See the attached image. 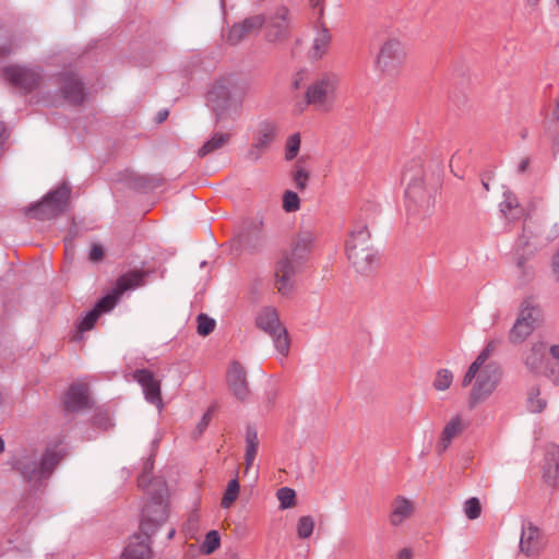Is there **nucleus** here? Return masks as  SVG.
Instances as JSON below:
<instances>
[{
    "label": "nucleus",
    "instance_id": "f3484780",
    "mask_svg": "<svg viewBox=\"0 0 559 559\" xmlns=\"http://www.w3.org/2000/svg\"><path fill=\"white\" fill-rule=\"evenodd\" d=\"M265 24V16L257 14L246 17L239 23H235L225 36L226 43L236 46L250 35L257 34Z\"/></svg>",
    "mask_w": 559,
    "mask_h": 559
},
{
    "label": "nucleus",
    "instance_id": "c85d7f7f",
    "mask_svg": "<svg viewBox=\"0 0 559 559\" xmlns=\"http://www.w3.org/2000/svg\"><path fill=\"white\" fill-rule=\"evenodd\" d=\"M316 35L313 38L312 47L310 50L311 58L321 59L329 50L332 41V35L325 24H321V27H314Z\"/></svg>",
    "mask_w": 559,
    "mask_h": 559
},
{
    "label": "nucleus",
    "instance_id": "603ef678",
    "mask_svg": "<svg viewBox=\"0 0 559 559\" xmlns=\"http://www.w3.org/2000/svg\"><path fill=\"white\" fill-rule=\"evenodd\" d=\"M104 258V249L100 245H93L90 252V260L98 262Z\"/></svg>",
    "mask_w": 559,
    "mask_h": 559
},
{
    "label": "nucleus",
    "instance_id": "6e6d98bb",
    "mask_svg": "<svg viewBox=\"0 0 559 559\" xmlns=\"http://www.w3.org/2000/svg\"><path fill=\"white\" fill-rule=\"evenodd\" d=\"M313 11H314V16H316V21H314L313 27H321V24H325V22H324V7H320V8L313 9Z\"/></svg>",
    "mask_w": 559,
    "mask_h": 559
},
{
    "label": "nucleus",
    "instance_id": "393cba45",
    "mask_svg": "<svg viewBox=\"0 0 559 559\" xmlns=\"http://www.w3.org/2000/svg\"><path fill=\"white\" fill-rule=\"evenodd\" d=\"M415 511L412 500L404 496H396L391 503L389 521L392 526H400L405 520L411 518Z\"/></svg>",
    "mask_w": 559,
    "mask_h": 559
},
{
    "label": "nucleus",
    "instance_id": "864d4df0",
    "mask_svg": "<svg viewBox=\"0 0 559 559\" xmlns=\"http://www.w3.org/2000/svg\"><path fill=\"white\" fill-rule=\"evenodd\" d=\"M13 51V41L11 38L0 40V58L10 55Z\"/></svg>",
    "mask_w": 559,
    "mask_h": 559
},
{
    "label": "nucleus",
    "instance_id": "052dcab7",
    "mask_svg": "<svg viewBox=\"0 0 559 559\" xmlns=\"http://www.w3.org/2000/svg\"><path fill=\"white\" fill-rule=\"evenodd\" d=\"M168 117V111L167 110H160L157 116H156V120L157 122H163L164 120H166Z\"/></svg>",
    "mask_w": 559,
    "mask_h": 559
},
{
    "label": "nucleus",
    "instance_id": "0e129e2a",
    "mask_svg": "<svg viewBox=\"0 0 559 559\" xmlns=\"http://www.w3.org/2000/svg\"><path fill=\"white\" fill-rule=\"evenodd\" d=\"M324 0H310V5L312 9H317L323 5Z\"/></svg>",
    "mask_w": 559,
    "mask_h": 559
},
{
    "label": "nucleus",
    "instance_id": "49530a36",
    "mask_svg": "<svg viewBox=\"0 0 559 559\" xmlns=\"http://www.w3.org/2000/svg\"><path fill=\"white\" fill-rule=\"evenodd\" d=\"M296 188L299 190H304L307 187L309 173L304 168L297 166L293 176Z\"/></svg>",
    "mask_w": 559,
    "mask_h": 559
},
{
    "label": "nucleus",
    "instance_id": "f03ea898",
    "mask_svg": "<svg viewBox=\"0 0 559 559\" xmlns=\"http://www.w3.org/2000/svg\"><path fill=\"white\" fill-rule=\"evenodd\" d=\"M341 84V76L334 71H323L308 85L305 98L308 105L321 112L333 109L336 93Z\"/></svg>",
    "mask_w": 559,
    "mask_h": 559
},
{
    "label": "nucleus",
    "instance_id": "423d86ee",
    "mask_svg": "<svg viewBox=\"0 0 559 559\" xmlns=\"http://www.w3.org/2000/svg\"><path fill=\"white\" fill-rule=\"evenodd\" d=\"M502 371L499 364L490 361L479 367L474 384L469 393L468 405L471 408L486 401L498 386Z\"/></svg>",
    "mask_w": 559,
    "mask_h": 559
},
{
    "label": "nucleus",
    "instance_id": "7ed1b4c3",
    "mask_svg": "<svg viewBox=\"0 0 559 559\" xmlns=\"http://www.w3.org/2000/svg\"><path fill=\"white\" fill-rule=\"evenodd\" d=\"M421 175L420 165L416 166L414 174H411L408 169L404 173L405 179H408L405 192L406 209L409 215L417 217L427 216L435 204L433 192L425 186Z\"/></svg>",
    "mask_w": 559,
    "mask_h": 559
},
{
    "label": "nucleus",
    "instance_id": "c03bdc74",
    "mask_svg": "<svg viewBox=\"0 0 559 559\" xmlns=\"http://www.w3.org/2000/svg\"><path fill=\"white\" fill-rule=\"evenodd\" d=\"M464 513L469 520H475L480 516L481 507L478 498H469L464 503Z\"/></svg>",
    "mask_w": 559,
    "mask_h": 559
},
{
    "label": "nucleus",
    "instance_id": "0eeeda50",
    "mask_svg": "<svg viewBox=\"0 0 559 559\" xmlns=\"http://www.w3.org/2000/svg\"><path fill=\"white\" fill-rule=\"evenodd\" d=\"M543 320L542 308L532 300H524L519 317L509 332V341L513 344L523 343Z\"/></svg>",
    "mask_w": 559,
    "mask_h": 559
},
{
    "label": "nucleus",
    "instance_id": "ea45409f",
    "mask_svg": "<svg viewBox=\"0 0 559 559\" xmlns=\"http://www.w3.org/2000/svg\"><path fill=\"white\" fill-rule=\"evenodd\" d=\"M453 381V374L448 369H441L437 372L433 380V388L438 391H444L450 388Z\"/></svg>",
    "mask_w": 559,
    "mask_h": 559
},
{
    "label": "nucleus",
    "instance_id": "79ce46f5",
    "mask_svg": "<svg viewBox=\"0 0 559 559\" xmlns=\"http://www.w3.org/2000/svg\"><path fill=\"white\" fill-rule=\"evenodd\" d=\"M300 207V199L294 191L287 190L283 194V209L288 212H296Z\"/></svg>",
    "mask_w": 559,
    "mask_h": 559
},
{
    "label": "nucleus",
    "instance_id": "cd10ccee",
    "mask_svg": "<svg viewBox=\"0 0 559 559\" xmlns=\"http://www.w3.org/2000/svg\"><path fill=\"white\" fill-rule=\"evenodd\" d=\"M498 341H490L487 343L485 348L479 353L477 358L468 367L463 380L462 385L467 386L473 382V379L475 378V374L477 373V370L479 367L487 365V359L493 354V352L497 349Z\"/></svg>",
    "mask_w": 559,
    "mask_h": 559
},
{
    "label": "nucleus",
    "instance_id": "e433bc0d",
    "mask_svg": "<svg viewBox=\"0 0 559 559\" xmlns=\"http://www.w3.org/2000/svg\"><path fill=\"white\" fill-rule=\"evenodd\" d=\"M276 497L282 510L289 509L296 504V492L292 488L282 487L277 490Z\"/></svg>",
    "mask_w": 559,
    "mask_h": 559
},
{
    "label": "nucleus",
    "instance_id": "f704fd0d",
    "mask_svg": "<svg viewBox=\"0 0 559 559\" xmlns=\"http://www.w3.org/2000/svg\"><path fill=\"white\" fill-rule=\"evenodd\" d=\"M239 495V483L238 479L234 478L228 481L225 492L222 498V507L228 509L237 500Z\"/></svg>",
    "mask_w": 559,
    "mask_h": 559
},
{
    "label": "nucleus",
    "instance_id": "a19ab883",
    "mask_svg": "<svg viewBox=\"0 0 559 559\" xmlns=\"http://www.w3.org/2000/svg\"><path fill=\"white\" fill-rule=\"evenodd\" d=\"M219 545H221V538H219V534L217 533V531H210L205 535V539L202 544L201 549L205 555H211L219 547Z\"/></svg>",
    "mask_w": 559,
    "mask_h": 559
},
{
    "label": "nucleus",
    "instance_id": "4c0bfd02",
    "mask_svg": "<svg viewBox=\"0 0 559 559\" xmlns=\"http://www.w3.org/2000/svg\"><path fill=\"white\" fill-rule=\"evenodd\" d=\"M300 134L294 133L289 135L285 143V159L293 160L299 153L300 150Z\"/></svg>",
    "mask_w": 559,
    "mask_h": 559
},
{
    "label": "nucleus",
    "instance_id": "13d9d810",
    "mask_svg": "<svg viewBox=\"0 0 559 559\" xmlns=\"http://www.w3.org/2000/svg\"><path fill=\"white\" fill-rule=\"evenodd\" d=\"M95 424L104 429H107L108 427L111 426L110 424V419L107 418V417H102V416H97L95 418Z\"/></svg>",
    "mask_w": 559,
    "mask_h": 559
},
{
    "label": "nucleus",
    "instance_id": "5701e85b",
    "mask_svg": "<svg viewBox=\"0 0 559 559\" xmlns=\"http://www.w3.org/2000/svg\"><path fill=\"white\" fill-rule=\"evenodd\" d=\"M64 408L74 413L90 406L88 388L85 383L74 382L70 385L64 396Z\"/></svg>",
    "mask_w": 559,
    "mask_h": 559
},
{
    "label": "nucleus",
    "instance_id": "f8f14e48",
    "mask_svg": "<svg viewBox=\"0 0 559 559\" xmlns=\"http://www.w3.org/2000/svg\"><path fill=\"white\" fill-rule=\"evenodd\" d=\"M264 37L267 43L280 44L290 36L292 21L290 13L286 7H278L265 17Z\"/></svg>",
    "mask_w": 559,
    "mask_h": 559
},
{
    "label": "nucleus",
    "instance_id": "412c9836",
    "mask_svg": "<svg viewBox=\"0 0 559 559\" xmlns=\"http://www.w3.org/2000/svg\"><path fill=\"white\" fill-rule=\"evenodd\" d=\"M227 383L233 395L245 401L249 396V388L247 382V373L245 368L238 362L233 361L227 371Z\"/></svg>",
    "mask_w": 559,
    "mask_h": 559
},
{
    "label": "nucleus",
    "instance_id": "39448f33",
    "mask_svg": "<svg viewBox=\"0 0 559 559\" xmlns=\"http://www.w3.org/2000/svg\"><path fill=\"white\" fill-rule=\"evenodd\" d=\"M255 324L272 338L275 349L283 357L289 354L290 340L288 332L281 323L278 312L274 307L262 308L257 314Z\"/></svg>",
    "mask_w": 559,
    "mask_h": 559
},
{
    "label": "nucleus",
    "instance_id": "c9c22d12",
    "mask_svg": "<svg viewBox=\"0 0 559 559\" xmlns=\"http://www.w3.org/2000/svg\"><path fill=\"white\" fill-rule=\"evenodd\" d=\"M135 186L144 190H153L164 183V178L159 175H143L135 178Z\"/></svg>",
    "mask_w": 559,
    "mask_h": 559
},
{
    "label": "nucleus",
    "instance_id": "bf43d9fd",
    "mask_svg": "<svg viewBox=\"0 0 559 559\" xmlns=\"http://www.w3.org/2000/svg\"><path fill=\"white\" fill-rule=\"evenodd\" d=\"M413 552L411 548H403L397 554V559H412Z\"/></svg>",
    "mask_w": 559,
    "mask_h": 559
},
{
    "label": "nucleus",
    "instance_id": "a18cd8bd",
    "mask_svg": "<svg viewBox=\"0 0 559 559\" xmlns=\"http://www.w3.org/2000/svg\"><path fill=\"white\" fill-rule=\"evenodd\" d=\"M100 316L99 311L95 308L91 310L80 322L79 330L81 332H85L91 330L96 323L98 317Z\"/></svg>",
    "mask_w": 559,
    "mask_h": 559
},
{
    "label": "nucleus",
    "instance_id": "5fc2aeb1",
    "mask_svg": "<svg viewBox=\"0 0 559 559\" xmlns=\"http://www.w3.org/2000/svg\"><path fill=\"white\" fill-rule=\"evenodd\" d=\"M197 525H198V514L194 512V513L190 514L188 522L185 526V530L189 534H192L197 530Z\"/></svg>",
    "mask_w": 559,
    "mask_h": 559
},
{
    "label": "nucleus",
    "instance_id": "dca6fc26",
    "mask_svg": "<svg viewBox=\"0 0 559 559\" xmlns=\"http://www.w3.org/2000/svg\"><path fill=\"white\" fill-rule=\"evenodd\" d=\"M302 264H296L288 255L282 257L274 270V285L283 296H288L295 286V275Z\"/></svg>",
    "mask_w": 559,
    "mask_h": 559
},
{
    "label": "nucleus",
    "instance_id": "de8ad7c7",
    "mask_svg": "<svg viewBox=\"0 0 559 559\" xmlns=\"http://www.w3.org/2000/svg\"><path fill=\"white\" fill-rule=\"evenodd\" d=\"M500 207H501V212H503L506 215H507V212L518 209L519 202H518L516 197L510 191L504 192V200L500 204Z\"/></svg>",
    "mask_w": 559,
    "mask_h": 559
},
{
    "label": "nucleus",
    "instance_id": "ddd939ff",
    "mask_svg": "<svg viewBox=\"0 0 559 559\" xmlns=\"http://www.w3.org/2000/svg\"><path fill=\"white\" fill-rule=\"evenodd\" d=\"M547 344L544 341L531 343L530 347L522 355L523 364L535 374L549 376L554 368L547 357Z\"/></svg>",
    "mask_w": 559,
    "mask_h": 559
},
{
    "label": "nucleus",
    "instance_id": "2f4dec72",
    "mask_svg": "<svg viewBox=\"0 0 559 559\" xmlns=\"http://www.w3.org/2000/svg\"><path fill=\"white\" fill-rule=\"evenodd\" d=\"M258 448H259L258 431L254 427L248 425L247 429H246V453H245L246 472L253 464L257 453H258Z\"/></svg>",
    "mask_w": 559,
    "mask_h": 559
},
{
    "label": "nucleus",
    "instance_id": "b1692460",
    "mask_svg": "<svg viewBox=\"0 0 559 559\" xmlns=\"http://www.w3.org/2000/svg\"><path fill=\"white\" fill-rule=\"evenodd\" d=\"M465 428L464 420L461 415H455L444 426L440 439L436 445V450L439 454H442L448 450L452 440L460 436Z\"/></svg>",
    "mask_w": 559,
    "mask_h": 559
},
{
    "label": "nucleus",
    "instance_id": "7c9ffc66",
    "mask_svg": "<svg viewBox=\"0 0 559 559\" xmlns=\"http://www.w3.org/2000/svg\"><path fill=\"white\" fill-rule=\"evenodd\" d=\"M209 102L213 109L216 111L218 118L223 115L224 110L228 109L231 105L229 92L224 85H215L209 94Z\"/></svg>",
    "mask_w": 559,
    "mask_h": 559
},
{
    "label": "nucleus",
    "instance_id": "4be33fe9",
    "mask_svg": "<svg viewBox=\"0 0 559 559\" xmlns=\"http://www.w3.org/2000/svg\"><path fill=\"white\" fill-rule=\"evenodd\" d=\"M59 80L64 99L72 105H81L85 99V90L82 81L71 72L62 73Z\"/></svg>",
    "mask_w": 559,
    "mask_h": 559
},
{
    "label": "nucleus",
    "instance_id": "09e8293b",
    "mask_svg": "<svg viewBox=\"0 0 559 559\" xmlns=\"http://www.w3.org/2000/svg\"><path fill=\"white\" fill-rule=\"evenodd\" d=\"M550 271L556 283H559V245L556 247L550 259Z\"/></svg>",
    "mask_w": 559,
    "mask_h": 559
},
{
    "label": "nucleus",
    "instance_id": "3c124183",
    "mask_svg": "<svg viewBox=\"0 0 559 559\" xmlns=\"http://www.w3.org/2000/svg\"><path fill=\"white\" fill-rule=\"evenodd\" d=\"M264 240L265 238L262 234H257L255 236L248 235L245 239V243L257 250L264 245Z\"/></svg>",
    "mask_w": 559,
    "mask_h": 559
},
{
    "label": "nucleus",
    "instance_id": "4d7b16f0",
    "mask_svg": "<svg viewBox=\"0 0 559 559\" xmlns=\"http://www.w3.org/2000/svg\"><path fill=\"white\" fill-rule=\"evenodd\" d=\"M306 76H307V71L306 70L299 71L296 74V76L294 79V83H293L295 88H299L301 86V84H302L304 80L306 79Z\"/></svg>",
    "mask_w": 559,
    "mask_h": 559
},
{
    "label": "nucleus",
    "instance_id": "8fccbe9b",
    "mask_svg": "<svg viewBox=\"0 0 559 559\" xmlns=\"http://www.w3.org/2000/svg\"><path fill=\"white\" fill-rule=\"evenodd\" d=\"M212 412L213 409L210 408L202 417V419L200 420V423L197 425V428L195 430L193 431V437L194 438H198L200 437L203 431L206 429V427L209 426L210 424V420H211V417H212Z\"/></svg>",
    "mask_w": 559,
    "mask_h": 559
},
{
    "label": "nucleus",
    "instance_id": "a211bd4d",
    "mask_svg": "<svg viewBox=\"0 0 559 559\" xmlns=\"http://www.w3.org/2000/svg\"><path fill=\"white\" fill-rule=\"evenodd\" d=\"M167 520V509L162 500H154L146 504L142 510V521L140 524L141 534L151 537L159 525Z\"/></svg>",
    "mask_w": 559,
    "mask_h": 559
},
{
    "label": "nucleus",
    "instance_id": "1a4fd4ad",
    "mask_svg": "<svg viewBox=\"0 0 559 559\" xmlns=\"http://www.w3.org/2000/svg\"><path fill=\"white\" fill-rule=\"evenodd\" d=\"M319 229L312 219L304 221L290 242L287 254L296 264H305L316 247Z\"/></svg>",
    "mask_w": 559,
    "mask_h": 559
},
{
    "label": "nucleus",
    "instance_id": "9d476101",
    "mask_svg": "<svg viewBox=\"0 0 559 559\" xmlns=\"http://www.w3.org/2000/svg\"><path fill=\"white\" fill-rule=\"evenodd\" d=\"M147 275V272L143 271H131L121 275L117 282L112 290L104 296L94 307L102 314L103 312L110 311L118 302L120 297L130 289H134L136 287L144 285V277Z\"/></svg>",
    "mask_w": 559,
    "mask_h": 559
},
{
    "label": "nucleus",
    "instance_id": "6ab92c4d",
    "mask_svg": "<svg viewBox=\"0 0 559 559\" xmlns=\"http://www.w3.org/2000/svg\"><path fill=\"white\" fill-rule=\"evenodd\" d=\"M133 379L142 386L145 400L151 404L162 407L160 381L148 369H136Z\"/></svg>",
    "mask_w": 559,
    "mask_h": 559
},
{
    "label": "nucleus",
    "instance_id": "bb28decb",
    "mask_svg": "<svg viewBox=\"0 0 559 559\" xmlns=\"http://www.w3.org/2000/svg\"><path fill=\"white\" fill-rule=\"evenodd\" d=\"M544 477L551 486H557L559 483V447L550 444L547 448Z\"/></svg>",
    "mask_w": 559,
    "mask_h": 559
},
{
    "label": "nucleus",
    "instance_id": "58836bf2",
    "mask_svg": "<svg viewBox=\"0 0 559 559\" xmlns=\"http://www.w3.org/2000/svg\"><path fill=\"white\" fill-rule=\"evenodd\" d=\"M314 528V521L310 515L299 518L297 523V535L301 539L309 538Z\"/></svg>",
    "mask_w": 559,
    "mask_h": 559
},
{
    "label": "nucleus",
    "instance_id": "72a5a7b5",
    "mask_svg": "<svg viewBox=\"0 0 559 559\" xmlns=\"http://www.w3.org/2000/svg\"><path fill=\"white\" fill-rule=\"evenodd\" d=\"M526 406L531 413H542L547 407V400L540 396V390L533 386L527 392Z\"/></svg>",
    "mask_w": 559,
    "mask_h": 559
},
{
    "label": "nucleus",
    "instance_id": "6e6552de",
    "mask_svg": "<svg viewBox=\"0 0 559 559\" xmlns=\"http://www.w3.org/2000/svg\"><path fill=\"white\" fill-rule=\"evenodd\" d=\"M70 195L71 188L67 182H63L46 194L40 202L29 207V213L34 218L40 221L55 218L66 211Z\"/></svg>",
    "mask_w": 559,
    "mask_h": 559
},
{
    "label": "nucleus",
    "instance_id": "473e14b6",
    "mask_svg": "<svg viewBox=\"0 0 559 559\" xmlns=\"http://www.w3.org/2000/svg\"><path fill=\"white\" fill-rule=\"evenodd\" d=\"M229 139H230L229 133H221V132L215 133L209 141H206L199 148L198 155L200 157H204V156L222 148L229 142Z\"/></svg>",
    "mask_w": 559,
    "mask_h": 559
},
{
    "label": "nucleus",
    "instance_id": "c756f323",
    "mask_svg": "<svg viewBox=\"0 0 559 559\" xmlns=\"http://www.w3.org/2000/svg\"><path fill=\"white\" fill-rule=\"evenodd\" d=\"M352 245L359 249H364V247H372L370 243V233L366 223H355L346 241V252L350 251Z\"/></svg>",
    "mask_w": 559,
    "mask_h": 559
},
{
    "label": "nucleus",
    "instance_id": "e2e57ef3",
    "mask_svg": "<svg viewBox=\"0 0 559 559\" xmlns=\"http://www.w3.org/2000/svg\"><path fill=\"white\" fill-rule=\"evenodd\" d=\"M552 118L554 120L558 121L559 120V98L557 99L556 102V105H555V108L552 110Z\"/></svg>",
    "mask_w": 559,
    "mask_h": 559
},
{
    "label": "nucleus",
    "instance_id": "338daca9",
    "mask_svg": "<svg viewBox=\"0 0 559 559\" xmlns=\"http://www.w3.org/2000/svg\"><path fill=\"white\" fill-rule=\"evenodd\" d=\"M526 2L530 7L535 8L538 4L539 0H526Z\"/></svg>",
    "mask_w": 559,
    "mask_h": 559
},
{
    "label": "nucleus",
    "instance_id": "9b49d317",
    "mask_svg": "<svg viewBox=\"0 0 559 559\" xmlns=\"http://www.w3.org/2000/svg\"><path fill=\"white\" fill-rule=\"evenodd\" d=\"M278 133V127L274 121H260L252 134V143L246 152V159L255 163L271 147Z\"/></svg>",
    "mask_w": 559,
    "mask_h": 559
},
{
    "label": "nucleus",
    "instance_id": "680f3d73",
    "mask_svg": "<svg viewBox=\"0 0 559 559\" xmlns=\"http://www.w3.org/2000/svg\"><path fill=\"white\" fill-rule=\"evenodd\" d=\"M528 165H530V159H528V158L523 159V160L519 164V171H520V173H524V171L527 169Z\"/></svg>",
    "mask_w": 559,
    "mask_h": 559
},
{
    "label": "nucleus",
    "instance_id": "37998d69",
    "mask_svg": "<svg viewBox=\"0 0 559 559\" xmlns=\"http://www.w3.org/2000/svg\"><path fill=\"white\" fill-rule=\"evenodd\" d=\"M215 328V320L207 317L204 313L198 316V328L197 331L200 335L206 336L213 332Z\"/></svg>",
    "mask_w": 559,
    "mask_h": 559
},
{
    "label": "nucleus",
    "instance_id": "774afa93",
    "mask_svg": "<svg viewBox=\"0 0 559 559\" xmlns=\"http://www.w3.org/2000/svg\"><path fill=\"white\" fill-rule=\"evenodd\" d=\"M4 451V441L3 439L0 437V453H2Z\"/></svg>",
    "mask_w": 559,
    "mask_h": 559
},
{
    "label": "nucleus",
    "instance_id": "69168bd1",
    "mask_svg": "<svg viewBox=\"0 0 559 559\" xmlns=\"http://www.w3.org/2000/svg\"><path fill=\"white\" fill-rule=\"evenodd\" d=\"M146 483H147V478H146V474L144 473L143 475H141L138 479V484L140 487H144L146 486Z\"/></svg>",
    "mask_w": 559,
    "mask_h": 559
},
{
    "label": "nucleus",
    "instance_id": "4468645a",
    "mask_svg": "<svg viewBox=\"0 0 559 559\" xmlns=\"http://www.w3.org/2000/svg\"><path fill=\"white\" fill-rule=\"evenodd\" d=\"M545 545L546 538L542 530L533 522L524 520L519 543L520 554L526 557H536L542 552Z\"/></svg>",
    "mask_w": 559,
    "mask_h": 559
},
{
    "label": "nucleus",
    "instance_id": "f257e3e1",
    "mask_svg": "<svg viewBox=\"0 0 559 559\" xmlns=\"http://www.w3.org/2000/svg\"><path fill=\"white\" fill-rule=\"evenodd\" d=\"M60 461V454L52 450H47L44 453L36 450H24L12 460V468L33 489H38L51 476Z\"/></svg>",
    "mask_w": 559,
    "mask_h": 559
},
{
    "label": "nucleus",
    "instance_id": "a878e982",
    "mask_svg": "<svg viewBox=\"0 0 559 559\" xmlns=\"http://www.w3.org/2000/svg\"><path fill=\"white\" fill-rule=\"evenodd\" d=\"M148 538L145 535H134L124 548L121 559H150L152 555L148 545Z\"/></svg>",
    "mask_w": 559,
    "mask_h": 559
},
{
    "label": "nucleus",
    "instance_id": "2eb2a0df",
    "mask_svg": "<svg viewBox=\"0 0 559 559\" xmlns=\"http://www.w3.org/2000/svg\"><path fill=\"white\" fill-rule=\"evenodd\" d=\"M3 78L11 85L25 92L33 91L41 82V74L38 71L17 64L5 67L3 69Z\"/></svg>",
    "mask_w": 559,
    "mask_h": 559
},
{
    "label": "nucleus",
    "instance_id": "20e7f679",
    "mask_svg": "<svg viewBox=\"0 0 559 559\" xmlns=\"http://www.w3.org/2000/svg\"><path fill=\"white\" fill-rule=\"evenodd\" d=\"M406 60L403 41L394 36L386 37L379 46L373 60L376 71L384 75H396Z\"/></svg>",
    "mask_w": 559,
    "mask_h": 559
},
{
    "label": "nucleus",
    "instance_id": "aec40b11",
    "mask_svg": "<svg viewBox=\"0 0 559 559\" xmlns=\"http://www.w3.org/2000/svg\"><path fill=\"white\" fill-rule=\"evenodd\" d=\"M346 253L348 260L360 274L368 275L379 265V258L372 247L359 249L352 245L350 251Z\"/></svg>",
    "mask_w": 559,
    "mask_h": 559
}]
</instances>
